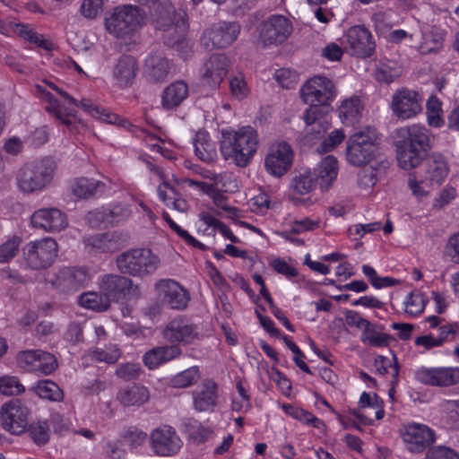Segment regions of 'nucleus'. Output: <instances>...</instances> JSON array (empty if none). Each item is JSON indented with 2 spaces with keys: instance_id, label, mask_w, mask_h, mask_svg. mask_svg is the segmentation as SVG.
<instances>
[{
  "instance_id": "f257e3e1",
  "label": "nucleus",
  "mask_w": 459,
  "mask_h": 459,
  "mask_svg": "<svg viewBox=\"0 0 459 459\" xmlns=\"http://www.w3.org/2000/svg\"><path fill=\"white\" fill-rule=\"evenodd\" d=\"M395 146L399 166L405 170L412 169L431 149L429 131L419 125L402 127L397 131Z\"/></svg>"
},
{
  "instance_id": "f03ea898",
  "label": "nucleus",
  "mask_w": 459,
  "mask_h": 459,
  "mask_svg": "<svg viewBox=\"0 0 459 459\" xmlns=\"http://www.w3.org/2000/svg\"><path fill=\"white\" fill-rule=\"evenodd\" d=\"M258 134L252 126H243L238 131H222L221 152L228 160L232 159L238 167H246L256 152Z\"/></svg>"
},
{
  "instance_id": "7ed1b4c3",
  "label": "nucleus",
  "mask_w": 459,
  "mask_h": 459,
  "mask_svg": "<svg viewBox=\"0 0 459 459\" xmlns=\"http://www.w3.org/2000/svg\"><path fill=\"white\" fill-rule=\"evenodd\" d=\"M346 160L355 167H362L379 160H386L380 152L377 129L372 126L356 131L346 142Z\"/></svg>"
},
{
  "instance_id": "20e7f679",
  "label": "nucleus",
  "mask_w": 459,
  "mask_h": 459,
  "mask_svg": "<svg viewBox=\"0 0 459 459\" xmlns=\"http://www.w3.org/2000/svg\"><path fill=\"white\" fill-rule=\"evenodd\" d=\"M147 13L139 5L123 4L105 19L108 32L117 39H131L146 24Z\"/></svg>"
},
{
  "instance_id": "39448f33",
  "label": "nucleus",
  "mask_w": 459,
  "mask_h": 459,
  "mask_svg": "<svg viewBox=\"0 0 459 459\" xmlns=\"http://www.w3.org/2000/svg\"><path fill=\"white\" fill-rule=\"evenodd\" d=\"M56 164L46 157L24 164L17 173V185L24 193H33L44 189L53 179Z\"/></svg>"
},
{
  "instance_id": "423d86ee",
  "label": "nucleus",
  "mask_w": 459,
  "mask_h": 459,
  "mask_svg": "<svg viewBox=\"0 0 459 459\" xmlns=\"http://www.w3.org/2000/svg\"><path fill=\"white\" fill-rule=\"evenodd\" d=\"M116 264L123 274L143 278L158 269L160 258L149 248H133L118 255Z\"/></svg>"
},
{
  "instance_id": "0eeeda50",
  "label": "nucleus",
  "mask_w": 459,
  "mask_h": 459,
  "mask_svg": "<svg viewBox=\"0 0 459 459\" xmlns=\"http://www.w3.org/2000/svg\"><path fill=\"white\" fill-rule=\"evenodd\" d=\"M57 251V242L52 238L30 241L22 247L25 265L35 271L47 269L55 262Z\"/></svg>"
},
{
  "instance_id": "6e6552de",
  "label": "nucleus",
  "mask_w": 459,
  "mask_h": 459,
  "mask_svg": "<svg viewBox=\"0 0 459 459\" xmlns=\"http://www.w3.org/2000/svg\"><path fill=\"white\" fill-rule=\"evenodd\" d=\"M240 30L241 26L237 22H219L204 31L201 41L208 50L225 48L237 40Z\"/></svg>"
},
{
  "instance_id": "1a4fd4ad",
  "label": "nucleus",
  "mask_w": 459,
  "mask_h": 459,
  "mask_svg": "<svg viewBox=\"0 0 459 459\" xmlns=\"http://www.w3.org/2000/svg\"><path fill=\"white\" fill-rule=\"evenodd\" d=\"M336 96V87L333 81L325 76H315L300 89V97L305 103H313L331 108Z\"/></svg>"
},
{
  "instance_id": "9d476101",
  "label": "nucleus",
  "mask_w": 459,
  "mask_h": 459,
  "mask_svg": "<svg viewBox=\"0 0 459 459\" xmlns=\"http://www.w3.org/2000/svg\"><path fill=\"white\" fill-rule=\"evenodd\" d=\"M162 336L169 343L178 346L192 344L201 338L197 325L185 316L171 319L164 327Z\"/></svg>"
},
{
  "instance_id": "9b49d317",
  "label": "nucleus",
  "mask_w": 459,
  "mask_h": 459,
  "mask_svg": "<svg viewBox=\"0 0 459 459\" xmlns=\"http://www.w3.org/2000/svg\"><path fill=\"white\" fill-rule=\"evenodd\" d=\"M48 85L54 91H56L61 97L66 100L70 104L75 107L81 108L82 110L90 114L91 117L111 125H118L121 127L127 128L131 126L130 122L126 119L120 118V117L115 113L107 110L104 108L94 105L90 100L82 99L78 102L74 97L69 95L66 91L60 89L55 83L49 82Z\"/></svg>"
},
{
  "instance_id": "f8f14e48",
  "label": "nucleus",
  "mask_w": 459,
  "mask_h": 459,
  "mask_svg": "<svg viewBox=\"0 0 459 459\" xmlns=\"http://www.w3.org/2000/svg\"><path fill=\"white\" fill-rule=\"evenodd\" d=\"M290 21L283 15L273 14L259 26V39L264 46L284 42L291 34Z\"/></svg>"
},
{
  "instance_id": "ddd939ff",
  "label": "nucleus",
  "mask_w": 459,
  "mask_h": 459,
  "mask_svg": "<svg viewBox=\"0 0 459 459\" xmlns=\"http://www.w3.org/2000/svg\"><path fill=\"white\" fill-rule=\"evenodd\" d=\"M91 274L85 267H65L61 269L53 281L54 287L64 293L71 294L88 286Z\"/></svg>"
},
{
  "instance_id": "4468645a",
  "label": "nucleus",
  "mask_w": 459,
  "mask_h": 459,
  "mask_svg": "<svg viewBox=\"0 0 459 459\" xmlns=\"http://www.w3.org/2000/svg\"><path fill=\"white\" fill-rule=\"evenodd\" d=\"M150 444L156 455L171 456L180 450L182 441L172 427L163 425L152 431Z\"/></svg>"
},
{
  "instance_id": "2eb2a0df",
  "label": "nucleus",
  "mask_w": 459,
  "mask_h": 459,
  "mask_svg": "<svg viewBox=\"0 0 459 459\" xmlns=\"http://www.w3.org/2000/svg\"><path fill=\"white\" fill-rule=\"evenodd\" d=\"M391 108L400 119L411 118L422 110V98L416 91L402 88L394 93Z\"/></svg>"
},
{
  "instance_id": "dca6fc26",
  "label": "nucleus",
  "mask_w": 459,
  "mask_h": 459,
  "mask_svg": "<svg viewBox=\"0 0 459 459\" xmlns=\"http://www.w3.org/2000/svg\"><path fill=\"white\" fill-rule=\"evenodd\" d=\"M18 362L22 368L43 375L52 374L58 367L55 355L41 350L21 352Z\"/></svg>"
},
{
  "instance_id": "f3484780",
  "label": "nucleus",
  "mask_w": 459,
  "mask_h": 459,
  "mask_svg": "<svg viewBox=\"0 0 459 459\" xmlns=\"http://www.w3.org/2000/svg\"><path fill=\"white\" fill-rule=\"evenodd\" d=\"M29 410L19 401L11 402L2 406L0 422L2 427L14 435L25 432L28 425Z\"/></svg>"
},
{
  "instance_id": "a211bd4d",
  "label": "nucleus",
  "mask_w": 459,
  "mask_h": 459,
  "mask_svg": "<svg viewBox=\"0 0 459 459\" xmlns=\"http://www.w3.org/2000/svg\"><path fill=\"white\" fill-rule=\"evenodd\" d=\"M347 48L351 55L358 57L370 56L376 48L372 34L364 26L351 27L344 35Z\"/></svg>"
},
{
  "instance_id": "6ab92c4d",
  "label": "nucleus",
  "mask_w": 459,
  "mask_h": 459,
  "mask_svg": "<svg viewBox=\"0 0 459 459\" xmlns=\"http://www.w3.org/2000/svg\"><path fill=\"white\" fill-rule=\"evenodd\" d=\"M292 160L291 147L287 143L281 142L269 148L264 165L271 175L281 178L290 169Z\"/></svg>"
},
{
  "instance_id": "aec40b11",
  "label": "nucleus",
  "mask_w": 459,
  "mask_h": 459,
  "mask_svg": "<svg viewBox=\"0 0 459 459\" xmlns=\"http://www.w3.org/2000/svg\"><path fill=\"white\" fill-rule=\"evenodd\" d=\"M156 288L164 305L171 309L178 310L186 307L190 299L189 293L178 281L171 279H163L156 284Z\"/></svg>"
},
{
  "instance_id": "412c9836",
  "label": "nucleus",
  "mask_w": 459,
  "mask_h": 459,
  "mask_svg": "<svg viewBox=\"0 0 459 459\" xmlns=\"http://www.w3.org/2000/svg\"><path fill=\"white\" fill-rule=\"evenodd\" d=\"M228 67L229 60L225 55H212L200 70L203 84L212 89L219 87L228 73Z\"/></svg>"
},
{
  "instance_id": "4be33fe9",
  "label": "nucleus",
  "mask_w": 459,
  "mask_h": 459,
  "mask_svg": "<svg viewBox=\"0 0 459 459\" xmlns=\"http://www.w3.org/2000/svg\"><path fill=\"white\" fill-rule=\"evenodd\" d=\"M173 63L160 51L152 52L144 61L143 74L146 80L152 83L164 82L171 70Z\"/></svg>"
},
{
  "instance_id": "5701e85b",
  "label": "nucleus",
  "mask_w": 459,
  "mask_h": 459,
  "mask_svg": "<svg viewBox=\"0 0 459 459\" xmlns=\"http://www.w3.org/2000/svg\"><path fill=\"white\" fill-rule=\"evenodd\" d=\"M415 377L426 385L449 386L459 383V368H422L415 372Z\"/></svg>"
},
{
  "instance_id": "b1692460",
  "label": "nucleus",
  "mask_w": 459,
  "mask_h": 459,
  "mask_svg": "<svg viewBox=\"0 0 459 459\" xmlns=\"http://www.w3.org/2000/svg\"><path fill=\"white\" fill-rule=\"evenodd\" d=\"M403 439L409 451L420 453L435 442V432L423 424H410L403 433Z\"/></svg>"
},
{
  "instance_id": "393cba45",
  "label": "nucleus",
  "mask_w": 459,
  "mask_h": 459,
  "mask_svg": "<svg viewBox=\"0 0 459 459\" xmlns=\"http://www.w3.org/2000/svg\"><path fill=\"white\" fill-rule=\"evenodd\" d=\"M31 224L34 228L48 232H58L68 225L66 215L56 208H42L31 215Z\"/></svg>"
},
{
  "instance_id": "a878e982",
  "label": "nucleus",
  "mask_w": 459,
  "mask_h": 459,
  "mask_svg": "<svg viewBox=\"0 0 459 459\" xmlns=\"http://www.w3.org/2000/svg\"><path fill=\"white\" fill-rule=\"evenodd\" d=\"M424 172L422 182L431 186H439L449 173V165L445 156L439 152H433L423 160Z\"/></svg>"
},
{
  "instance_id": "bb28decb",
  "label": "nucleus",
  "mask_w": 459,
  "mask_h": 459,
  "mask_svg": "<svg viewBox=\"0 0 459 459\" xmlns=\"http://www.w3.org/2000/svg\"><path fill=\"white\" fill-rule=\"evenodd\" d=\"M138 70L136 58L131 55L123 54L113 65L112 77L118 87H130L135 80Z\"/></svg>"
},
{
  "instance_id": "cd10ccee",
  "label": "nucleus",
  "mask_w": 459,
  "mask_h": 459,
  "mask_svg": "<svg viewBox=\"0 0 459 459\" xmlns=\"http://www.w3.org/2000/svg\"><path fill=\"white\" fill-rule=\"evenodd\" d=\"M132 286L131 279L119 274H106L100 281V291L108 298L109 303L111 300L118 301L124 299L129 293Z\"/></svg>"
},
{
  "instance_id": "c85d7f7f",
  "label": "nucleus",
  "mask_w": 459,
  "mask_h": 459,
  "mask_svg": "<svg viewBox=\"0 0 459 459\" xmlns=\"http://www.w3.org/2000/svg\"><path fill=\"white\" fill-rule=\"evenodd\" d=\"M217 384L212 379H205L193 393L194 408L197 411H210L216 406L218 398Z\"/></svg>"
},
{
  "instance_id": "c756f323",
  "label": "nucleus",
  "mask_w": 459,
  "mask_h": 459,
  "mask_svg": "<svg viewBox=\"0 0 459 459\" xmlns=\"http://www.w3.org/2000/svg\"><path fill=\"white\" fill-rule=\"evenodd\" d=\"M181 353L182 350L177 344L156 346L144 353L143 361L149 369H154L179 357Z\"/></svg>"
},
{
  "instance_id": "7c9ffc66",
  "label": "nucleus",
  "mask_w": 459,
  "mask_h": 459,
  "mask_svg": "<svg viewBox=\"0 0 459 459\" xmlns=\"http://www.w3.org/2000/svg\"><path fill=\"white\" fill-rule=\"evenodd\" d=\"M106 188L104 182L88 178H75L70 185L71 192L80 199H88L101 195Z\"/></svg>"
},
{
  "instance_id": "2f4dec72",
  "label": "nucleus",
  "mask_w": 459,
  "mask_h": 459,
  "mask_svg": "<svg viewBox=\"0 0 459 459\" xmlns=\"http://www.w3.org/2000/svg\"><path fill=\"white\" fill-rule=\"evenodd\" d=\"M152 22L155 30L171 26L176 22V9L170 0H160L151 10Z\"/></svg>"
},
{
  "instance_id": "473e14b6",
  "label": "nucleus",
  "mask_w": 459,
  "mask_h": 459,
  "mask_svg": "<svg viewBox=\"0 0 459 459\" xmlns=\"http://www.w3.org/2000/svg\"><path fill=\"white\" fill-rule=\"evenodd\" d=\"M188 96V85L184 81H176L168 85L161 96V105L167 109L178 107Z\"/></svg>"
},
{
  "instance_id": "72a5a7b5",
  "label": "nucleus",
  "mask_w": 459,
  "mask_h": 459,
  "mask_svg": "<svg viewBox=\"0 0 459 459\" xmlns=\"http://www.w3.org/2000/svg\"><path fill=\"white\" fill-rule=\"evenodd\" d=\"M195 153L197 158L206 163L214 162L217 158L215 143L210 138L206 131H198L193 139Z\"/></svg>"
},
{
  "instance_id": "f704fd0d",
  "label": "nucleus",
  "mask_w": 459,
  "mask_h": 459,
  "mask_svg": "<svg viewBox=\"0 0 459 459\" xmlns=\"http://www.w3.org/2000/svg\"><path fill=\"white\" fill-rule=\"evenodd\" d=\"M358 173V184L364 189L373 187L378 180V178L384 175L389 167L387 160H379V161L368 164Z\"/></svg>"
},
{
  "instance_id": "c9c22d12",
  "label": "nucleus",
  "mask_w": 459,
  "mask_h": 459,
  "mask_svg": "<svg viewBox=\"0 0 459 459\" xmlns=\"http://www.w3.org/2000/svg\"><path fill=\"white\" fill-rule=\"evenodd\" d=\"M309 108L306 109L303 119L307 126H313L312 131L320 134L325 132L330 124L325 119V115L331 110V108H325L324 106L308 103Z\"/></svg>"
},
{
  "instance_id": "e433bc0d",
  "label": "nucleus",
  "mask_w": 459,
  "mask_h": 459,
  "mask_svg": "<svg viewBox=\"0 0 459 459\" xmlns=\"http://www.w3.org/2000/svg\"><path fill=\"white\" fill-rule=\"evenodd\" d=\"M150 398L149 391L146 387L140 385L123 388L117 394V401L123 406H140L146 403Z\"/></svg>"
},
{
  "instance_id": "4c0bfd02",
  "label": "nucleus",
  "mask_w": 459,
  "mask_h": 459,
  "mask_svg": "<svg viewBox=\"0 0 459 459\" xmlns=\"http://www.w3.org/2000/svg\"><path fill=\"white\" fill-rule=\"evenodd\" d=\"M337 159L332 155L326 156L316 169V180L321 188L327 190L337 177Z\"/></svg>"
},
{
  "instance_id": "58836bf2",
  "label": "nucleus",
  "mask_w": 459,
  "mask_h": 459,
  "mask_svg": "<svg viewBox=\"0 0 459 459\" xmlns=\"http://www.w3.org/2000/svg\"><path fill=\"white\" fill-rule=\"evenodd\" d=\"M363 104L357 96H352L344 100L340 105L339 117L345 125H353L358 122L361 117Z\"/></svg>"
},
{
  "instance_id": "ea45409f",
  "label": "nucleus",
  "mask_w": 459,
  "mask_h": 459,
  "mask_svg": "<svg viewBox=\"0 0 459 459\" xmlns=\"http://www.w3.org/2000/svg\"><path fill=\"white\" fill-rule=\"evenodd\" d=\"M45 99L48 104L45 109L49 114L56 117L61 123L69 126L73 121L70 117L75 116V110L70 107H65L60 104L58 100L53 96L50 92L45 93Z\"/></svg>"
},
{
  "instance_id": "a19ab883",
  "label": "nucleus",
  "mask_w": 459,
  "mask_h": 459,
  "mask_svg": "<svg viewBox=\"0 0 459 459\" xmlns=\"http://www.w3.org/2000/svg\"><path fill=\"white\" fill-rule=\"evenodd\" d=\"M161 32L163 43L168 47H176L183 42L186 25L183 19H178L171 26L158 30Z\"/></svg>"
},
{
  "instance_id": "79ce46f5",
  "label": "nucleus",
  "mask_w": 459,
  "mask_h": 459,
  "mask_svg": "<svg viewBox=\"0 0 459 459\" xmlns=\"http://www.w3.org/2000/svg\"><path fill=\"white\" fill-rule=\"evenodd\" d=\"M84 244L89 252L111 253L117 249L112 236L108 233L91 236L84 239Z\"/></svg>"
},
{
  "instance_id": "37998d69",
  "label": "nucleus",
  "mask_w": 459,
  "mask_h": 459,
  "mask_svg": "<svg viewBox=\"0 0 459 459\" xmlns=\"http://www.w3.org/2000/svg\"><path fill=\"white\" fill-rule=\"evenodd\" d=\"M32 441L39 446H45L50 438V429L48 421L35 420L27 425L25 429Z\"/></svg>"
},
{
  "instance_id": "c03bdc74",
  "label": "nucleus",
  "mask_w": 459,
  "mask_h": 459,
  "mask_svg": "<svg viewBox=\"0 0 459 459\" xmlns=\"http://www.w3.org/2000/svg\"><path fill=\"white\" fill-rule=\"evenodd\" d=\"M79 304L89 309L105 311L109 307L108 298L97 292H85L79 296Z\"/></svg>"
},
{
  "instance_id": "a18cd8bd",
  "label": "nucleus",
  "mask_w": 459,
  "mask_h": 459,
  "mask_svg": "<svg viewBox=\"0 0 459 459\" xmlns=\"http://www.w3.org/2000/svg\"><path fill=\"white\" fill-rule=\"evenodd\" d=\"M361 342L363 343H367L372 347H386L389 345L391 341H394V338L385 333H378L374 328H371V322H369V325L366 326L361 333Z\"/></svg>"
},
{
  "instance_id": "49530a36",
  "label": "nucleus",
  "mask_w": 459,
  "mask_h": 459,
  "mask_svg": "<svg viewBox=\"0 0 459 459\" xmlns=\"http://www.w3.org/2000/svg\"><path fill=\"white\" fill-rule=\"evenodd\" d=\"M34 389L40 398L46 400L60 402L64 397L62 389L51 380L39 381Z\"/></svg>"
},
{
  "instance_id": "de8ad7c7",
  "label": "nucleus",
  "mask_w": 459,
  "mask_h": 459,
  "mask_svg": "<svg viewBox=\"0 0 459 459\" xmlns=\"http://www.w3.org/2000/svg\"><path fill=\"white\" fill-rule=\"evenodd\" d=\"M199 378V368L197 366H193L173 377L171 385L175 388H186L194 385Z\"/></svg>"
},
{
  "instance_id": "09e8293b",
  "label": "nucleus",
  "mask_w": 459,
  "mask_h": 459,
  "mask_svg": "<svg viewBox=\"0 0 459 459\" xmlns=\"http://www.w3.org/2000/svg\"><path fill=\"white\" fill-rule=\"evenodd\" d=\"M316 180L312 177L309 171L301 173L291 181V187L299 195H306L315 187Z\"/></svg>"
},
{
  "instance_id": "8fccbe9b",
  "label": "nucleus",
  "mask_w": 459,
  "mask_h": 459,
  "mask_svg": "<svg viewBox=\"0 0 459 459\" xmlns=\"http://www.w3.org/2000/svg\"><path fill=\"white\" fill-rule=\"evenodd\" d=\"M444 45V35L441 33H426L420 46L422 54H431L439 51Z\"/></svg>"
},
{
  "instance_id": "3c124183",
  "label": "nucleus",
  "mask_w": 459,
  "mask_h": 459,
  "mask_svg": "<svg viewBox=\"0 0 459 459\" xmlns=\"http://www.w3.org/2000/svg\"><path fill=\"white\" fill-rule=\"evenodd\" d=\"M186 431L189 437L197 444L205 442L212 435V429L210 428L201 425L196 420L189 421L186 425Z\"/></svg>"
},
{
  "instance_id": "603ef678",
  "label": "nucleus",
  "mask_w": 459,
  "mask_h": 459,
  "mask_svg": "<svg viewBox=\"0 0 459 459\" xmlns=\"http://www.w3.org/2000/svg\"><path fill=\"white\" fill-rule=\"evenodd\" d=\"M22 238L13 236L0 245V263L10 262L18 253Z\"/></svg>"
},
{
  "instance_id": "864d4df0",
  "label": "nucleus",
  "mask_w": 459,
  "mask_h": 459,
  "mask_svg": "<svg viewBox=\"0 0 459 459\" xmlns=\"http://www.w3.org/2000/svg\"><path fill=\"white\" fill-rule=\"evenodd\" d=\"M121 437L131 448L143 445L148 437L146 432L134 426L125 429Z\"/></svg>"
},
{
  "instance_id": "5fc2aeb1",
  "label": "nucleus",
  "mask_w": 459,
  "mask_h": 459,
  "mask_svg": "<svg viewBox=\"0 0 459 459\" xmlns=\"http://www.w3.org/2000/svg\"><path fill=\"white\" fill-rule=\"evenodd\" d=\"M428 123L429 126L438 127L441 126L443 120L440 117L441 113V103L438 99L435 96H431L426 104Z\"/></svg>"
},
{
  "instance_id": "6e6d98bb",
  "label": "nucleus",
  "mask_w": 459,
  "mask_h": 459,
  "mask_svg": "<svg viewBox=\"0 0 459 459\" xmlns=\"http://www.w3.org/2000/svg\"><path fill=\"white\" fill-rule=\"evenodd\" d=\"M25 391L24 386L16 377H3L0 378V393L4 395H18Z\"/></svg>"
},
{
  "instance_id": "4d7b16f0",
  "label": "nucleus",
  "mask_w": 459,
  "mask_h": 459,
  "mask_svg": "<svg viewBox=\"0 0 459 459\" xmlns=\"http://www.w3.org/2000/svg\"><path fill=\"white\" fill-rule=\"evenodd\" d=\"M131 214V211L127 205L114 204L106 210L108 223L111 225L118 224L126 221Z\"/></svg>"
},
{
  "instance_id": "13d9d810",
  "label": "nucleus",
  "mask_w": 459,
  "mask_h": 459,
  "mask_svg": "<svg viewBox=\"0 0 459 459\" xmlns=\"http://www.w3.org/2000/svg\"><path fill=\"white\" fill-rule=\"evenodd\" d=\"M142 373V368L138 363H125L116 369V376L125 381L137 379Z\"/></svg>"
},
{
  "instance_id": "bf43d9fd",
  "label": "nucleus",
  "mask_w": 459,
  "mask_h": 459,
  "mask_svg": "<svg viewBox=\"0 0 459 459\" xmlns=\"http://www.w3.org/2000/svg\"><path fill=\"white\" fill-rule=\"evenodd\" d=\"M374 367L376 368L377 373H378L381 376H385L387 373L388 368H392L393 383H397L399 366L396 361L394 363H392L386 357L379 355L375 359Z\"/></svg>"
},
{
  "instance_id": "052dcab7",
  "label": "nucleus",
  "mask_w": 459,
  "mask_h": 459,
  "mask_svg": "<svg viewBox=\"0 0 459 459\" xmlns=\"http://www.w3.org/2000/svg\"><path fill=\"white\" fill-rule=\"evenodd\" d=\"M344 138L345 134L343 131L341 129H335L332 131L328 137L321 143L318 151L320 152H329L340 144Z\"/></svg>"
},
{
  "instance_id": "680f3d73",
  "label": "nucleus",
  "mask_w": 459,
  "mask_h": 459,
  "mask_svg": "<svg viewBox=\"0 0 459 459\" xmlns=\"http://www.w3.org/2000/svg\"><path fill=\"white\" fill-rule=\"evenodd\" d=\"M230 88L232 95L242 100L247 96L248 89L242 74H238L230 80Z\"/></svg>"
},
{
  "instance_id": "e2e57ef3",
  "label": "nucleus",
  "mask_w": 459,
  "mask_h": 459,
  "mask_svg": "<svg viewBox=\"0 0 459 459\" xmlns=\"http://www.w3.org/2000/svg\"><path fill=\"white\" fill-rule=\"evenodd\" d=\"M282 340L286 346L294 353V361L296 365L305 373L307 374H312L309 367L304 362V360L301 358H304L305 355L301 351V350L293 342L290 341L286 335H282Z\"/></svg>"
},
{
  "instance_id": "0e129e2a",
  "label": "nucleus",
  "mask_w": 459,
  "mask_h": 459,
  "mask_svg": "<svg viewBox=\"0 0 459 459\" xmlns=\"http://www.w3.org/2000/svg\"><path fill=\"white\" fill-rule=\"evenodd\" d=\"M120 357V352L117 349L112 348L109 350L96 349L91 353V359L96 361L107 362L114 364Z\"/></svg>"
},
{
  "instance_id": "69168bd1",
  "label": "nucleus",
  "mask_w": 459,
  "mask_h": 459,
  "mask_svg": "<svg viewBox=\"0 0 459 459\" xmlns=\"http://www.w3.org/2000/svg\"><path fill=\"white\" fill-rule=\"evenodd\" d=\"M105 0H83L81 5L82 14L88 18H95L103 10Z\"/></svg>"
},
{
  "instance_id": "338daca9",
  "label": "nucleus",
  "mask_w": 459,
  "mask_h": 459,
  "mask_svg": "<svg viewBox=\"0 0 459 459\" xmlns=\"http://www.w3.org/2000/svg\"><path fill=\"white\" fill-rule=\"evenodd\" d=\"M400 75L398 68L382 65L376 72V79L379 82L391 83Z\"/></svg>"
},
{
  "instance_id": "774afa93",
  "label": "nucleus",
  "mask_w": 459,
  "mask_h": 459,
  "mask_svg": "<svg viewBox=\"0 0 459 459\" xmlns=\"http://www.w3.org/2000/svg\"><path fill=\"white\" fill-rule=\"evenodd\" d=\"M425 459H459V455L449 447L438 446L429 450Z\"/></svg>"
}]
</instances>
